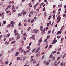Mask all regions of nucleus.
<instances>
[{"label": "nucleus", "mask_w": 66, "mask_h": 66, "mask_svg": "<svg viewBox=\"0 0 66 66\" xmlns=\"http://www.w3.org/2000/svg\"><path fill=\"white\" fill-rule=\"evenodd\" d=\"M35 35H33L32 36V39H33V40H35Z\"/></svg>", "instance_id": "obj_1"}, {"label": "nucleus", "mask_w": 66, "mask_h": 66, "mask_svg": "<svg viewBox=\"0 0 66 66\" xmlns=\"http://www.w3.org/2000/svg\"><path fill=\"white\" fill-rule=\"evenodd\" d=\"M61 17H60L59 19H57V22H59L61 20Z\"/></svg>", "instance_id": "obj_2"}, {"label": "nucleus", "mask_w": 66, "mask_h": 66, "mask_svg": "<svg viewBox=\"0 0 66 66\" xmlns=\"http://www.w3.org/2000/svg\"><path fill=\"white\" fill-rule=\"evenodd\" d=\"M23 11H24V10H23L22 11L23 15H25L26 14H27V12L26 11H24L23 12Z\"/></svg>", "instance_id": "obj_3"}, {"label": "nucleus", "mask_w": 66, "mask_h": 66, "mask_svg": "<svg viewBox=\"0 0 66 66\" xmlns=\"http://www.w3.org/2000/svg\"><path fill=\"white\" fill-rule=\"evenodd\" d=\"M57 42V40H55V41H53V43H52V44H55Z\"/></svg>", "instance_id": "obj_4"}, {"label": "nucleus", "mask_w": 66, "mask_h": 66, "mask_svg": "<svg viewBox=\"0 0 66 66\" xmlns=\"http://www.w3.org/2000/svg\"><path fill=\"white\" fill-rule=\"evenodd\" d=\"M39 32V30H36L35 31H34V33H37L38 32Z\"/></svg>", "instance_id": "obj_5"}, {"label": "nucleus", "mask_w": 66, "mask_h": 66, "mask_svg": "<svg viewBox=\"0 0 66 66\" xmlns=\"http://www.w3.org/2000/svg\"><path fill=\"white\" fill-rule=\"evenodd\" d=\"M39 53H40V52L39 51L37 53V54L36 56L37 57H38Z\"/></svg>", "instance_id": "obj_6"}, {"label": "nucleus", "mask_w": 66, "mask_h": 66, "mask_svg": "<svg viewBox=\"0 0 66 66\" xmlns=\"http://www.w3.org/2000/svg\"><path fill=\"white\" fill-rule=\"evenodd\" d=\"M16 43V41H13L11 43V44H14V43Z\"/></svg>", "instance_id": "obj_7"}, {"label": "nucleus", "mask_w": 66, "mask_h": 66, "mask_svg": "<svg viewBox=\"0 0 66 66\" xmlns=\"http://www.w3.org/2000/svg\"><path fill=\"white\" fill-rule=\"evenodd\" d=\"M10 36V34H7V36H6V37H9V36Z\"/></svg>", "instance_id": "obj_8"}, {"label": "nucleus", "mask_w": 66, "mask_h": 66, "mask_svg": "<svg viewBox=\"0 0 66 66\" xmlns=\"http://www.w3.org/2000/svg\"><path fill=\"white\" fill-rule=\"evenodd\" d=\"M27 58V57L26 56L24 57L23 58V61H24L26 60V59Z\"/></svg>", "instance_id": "obj_9"}, {"label": "nucleus", "mask_w": 66, "mask_h": 66, "mask_svg": "<svg viewBox=\"0 0 66 66\" xmlns=\"http://www.w3.org/2000/svg\"><path fill=\"white\" fill-rule=\"evenodd\" d=\"M66 53H65L62 57L63 59H64V58H65V56H66Z\"/></svg>", "instance_id": "obj_10"}, {"label": "nucleus", "mask_w": 66, "mask_h": 66, "mask_svg": "<svg viewBox=\"0 0 66 66\" xmlns=\"http://www.w3.org/2000/svg\"><path fill=\"white\" fill-rule=\"evenodd\" d=\"M55 18V15L54 14L53 15V19H54Z\"/></svg>", "instance_id": "obj_11"}, {"label": "nucleus", "mask_w": 66, "mask_h": 66, "mask_svg": "<svg viewBox=\"0 0 66 66\" xmlns=\"http://www.w3.org/2000/svg\"><path fill=\"white\" fill-rule=\"evenodd\" d=\"M30 50H31V49L30 48L28 50H27L26 51V52H28H28H29V51H30Z\"/></svg>", "instance_id": "obj_12"}, {"label": "nucleus", "mask_w": 66, "mask_h": 66, "mask_svg": "<svg viewBox=\"0 0 66 66\" xmlns=\"http://www.w3.org/2000/svg\"><path fill=\"white\" fill-rule=\"evenodd\" d=\"M0 62H1V64H2L3 63V62H2V60H0Z\"/></svg>", "instance_id": "obj_13"}, {"label": "nucleus", "mask_w": 66, "mask_h": 66, "mask_svg": "<svg viewBox=\"0 0 66 66\" xmlns=\"http://www.w3.org/2000/svg\"><path fill=\"white\" fill-rule=\"evenodd\" d=\"M56 53V51H53L52 53H53V54H54V53Z\"/></svg>", "instance_id": "obj_14"}, {"label": "nucleus", "mask_w": 66, "mask_h": 66, "mask_svg": "<svg viewBox=\"0 0 66 66\" xmlns=\"http://www.w3.org/2000/svg\"><path fill=\"white\" fill-rule=\"evenodd\" d=\"M18 54H19V52H17L16 53L15 55L16 56H17V55H18Z\"/></svg>", "instance_id": "obj_15"}, {"label": "nucleus", "mask_w": 66, "mask_h": 66, "mask_svg": "<svg viewBox=\"0 0 66 66\" xmlns=\"http://www.w3.org/2000/svg\"><path fill=\"white\" fill-rule=\"evenodd\" d=\"M55 59V57H52V59L53 61H54Z\"/></svg>", "instance_id": "obj_16"}, {"label": "nucleus", "mask_w": 66, "mask_h": 66, "mask_svg": "<svg viewBox=\"0 0 66 66\" xmlns=\"http://www.w3.org/2000/svg\"><path fill=\"white\" fill-rule=\"evenodd\" d=\"M31 29V27H29V28H28L27 30V31H29V30Z\"/></svg>", "instance_id": "obj_17"}, {"label": "nucleus", "mask_w": 66, "mask_h": 66, "mask_svg": "<svg viewBox=\"0 0 66 66\" xmlns=\"http://www.w3.org/2000/svg\"><path fill=\"white\" fill-rule=\"evenodd\" d=\"M42 41V38H40L39 40V42L41 43Z\"/></svg>", "instance_id": "obj_18"}, {"label": "nucleus", "mask_w": 66, "mask_h": 66, "mask_svg": "<svg viewBox=\"0 0 66 66\" xmlns=\"http://www.w3.org/2000/svg\"><path fill=\"white\" fill-rule=\"evenodd\" d=\"M17 32V30L16 29H15L14 30V33H16Z\"/></svg>", "instance_id": "obj_19"}, {"label": "nucleus", "mask_w": 66, "mask_h": 66, "mask_svg": "<svg viewBox=\"0 0 66 66\" xmlns=\"http://www.w3.org/2000/svg\"><path fill=\"white\" fill-rule=\"evenodd\" d=\"M9 62H8V61H6L5 62V64H7Z\"/></svg>", "instance_id": "obj_20"}, {"label": "nucleus", "mask_w": 66, "mask_h": 66, "mask_svg": "<svg viewBox=\"0 0 66 66\" xmlns=\"http://www.w3.org/2000/svg\"><path fill=\"white\" fill-rule=\"evenodd\" d=\"M30 46H28L27 47V49H30Z\"/></svg>", "instance_id": "obj_21"}, {"label": "nucleus", "mask_w": 66, "mask_h": 66, "mask_svg": "<svg viewBox=\"0 0 66 66\" xmlns=\"http://www.w3.org/2000/svg\"><path fill=\"white\" fill-rule=\"evenodd\" d=\"M23 52L24 53V54L26 55V52H27L25 51H24Z\"/></svg>", "instance_id": "obj_22"}, {"label": "nucleus", "mask_w": 66, "mask_h": 66, "mask_svg": "<svg viewBox=\"0 0 66 66\" xmlns=\"http://www.w3.org/2000/svg\"><path fill=\"white\" fill-rule=\"evenodd\" d=\"M51 17H52L51 15L50 16H49V17L48 18L49 20H50V18H51Z\"/></svg>", "instance_id": "obj_23"}, {"label": "nucleus", "mask_w": 66, "mask_h": 66, "mask_svg": "<svg viewBox=\"0 0 66 66\" xmlns=\"http://www.w3.org/2000/svg\"><path fill=\"white\" fill-rule=\"evenodd\" d=\"M7 27H11V24H9L8 25H7Z\"/></svg>", "instance_id": "obj_24"}, {"label": "nucleus", "mask_w": 66, "mask_h": 66, "mask_svg": "<svg viewBox=\"0 0 66 66\" xmlns=\"http://www.w3.org/2000/svg\"><path fill=\"white\" fill-rule=\"evenodd\" d=\"M22 23L21 22H20L19 24V26H21V24Z\"/></svg>", "instance_id": "obj_25"}, {"label": "nucleus", "mask_w": 66, "mask_h": 66, "mask_svg": "<svg viewBox=\"0 0 66 66\" xmlns=\"http://www.w3.org/2000/svg\"><path fill=\"white\" fill-rule=\"evenodd\" d=\"M10 11H7L6 12V14H8L9 13H10Z\"/></svg>", "instance_id": "obj_26"}, {"label": "nucleus", "mask_w": 66, "mask_h": 66, "mask_svg": "<svg viewBox=\"0 0 66 66\" xmlns=\"http://www.w3.org/2000/svg\"><path fill=\"white\" fill-rule=\"evenodd\" d=\"M7 7L8 8H11V7H12V6H10V5H8L7 6Z\"/></svg>", "instance_id": "obj_27"}, {"label": "nucleus", "mask_w": 66, "mask_h": 66, "mask_svg": "<svg viewBox=\"0 0 66 66\" xmlns=\"http://www.w3.org/2000/svg\"><path fill=\"white\" fill-rule=\"evenodd\" d=\"M21 59V58L20 57H18L17 58V60H20V59Z\"/></svg>", "instance_id": "obj_28"}, {"label": "nucleus", "mask_w": 66, "mask_h": 66, "mask_svg": "<svg viewBox=\"0 0 66 66\" xmlns=\"http://www.w3.org/2000/svg\"><path fill=\"white\" fill-rule=\"evenodd\" d=\"M22 49V47H20V48L19 49V51H20Z\"/></svg>", "instance_id": "obj_29"}, {"label": "nucleus", "mask_w": 66, "mask_h": 66, "mask_svg": "<svg viewBox=\"0 0 66 66\" xmlns=\"http://www.w3.org/2000/svg\"><path fill=\"white\" fill-rule=\"evenodd\" d=\"M35 50H36V49L35 48L32 51V52H34V51H35Z\"/></svg>", "instance_id": "obj_30"}, {"label": "nucleus", "mask_w": 66, "mask_h": 66, "mask_svg": "<svg viewBox=\"0 0 66 66\" xmlns=\"http://www.w3.org/2000/svg\"><path fill=\"white\" fill-rule=\"evenodd\" d=\"M63 39H64V38H62L60 40L61 42H62L63 40Z\"/></svg>", "instance_id": "obj_31"}, {"label": "nucleus", "mask_w": 66, "mask_h": 66, "mask_svg": "<svg viewBox=\"0 0 66 66\" xmlns=\"http://www.w3.org/2000/svg\"><path fill=\"white\" fill-rule=\"evenodd\" d=\"M30 14H33V13H34V12L33 11H31L30 12Z\"/></svg>", "instance_id": "obj_32"}, {"label": "nucleus", "mask_w": 66, "mask_h": 66, "mask_svg": "<svg viewBox=\"0 0 66 66\" xmlns=\"http://www.w3.org/2000/svg\"><path fill=\"white\" fill-rule=\"evenodd\" d=\"M5 14V13H4V12H3L2 13V14H1V16H2V15H4Z\"/></svg>", "instance_id": "obj_33"}, {"label": "nucleus", "mask_w": 66, "mask_h": 66, "mask_svg": "<svg viewBox=\"0 0 66 66\" xmlns=\"http://www.w3.org/2000/svg\"><path fill=\"white\" fill-rule=\"evenodd\" d=\"M34 59H32L31 61H30V62H32L34 60Z\"/></svg>", "instance_id": "obj_34"}, {"label": "nucleus", "mask_w": 66, "mask_h": 66, "mask_svg": "<svg viewBox=\"0 0 66 66\" xmlns=\"http://www.w3.org/2000/svg\"><path fill=\"white\" fill-rule=\"evenodd\" d=\"M20 36H19L17 37V39H19V38H20Z\"/></svg>", "instance_id": "obj_35"}, {"label": "nucleus", "mask_w": 66, "mask_h": 66, "mask_svg": "<svg viewBox=\"0 0 66 66\" xmlns=\"http://www.w3.org/2000/svg\"><path fill=\"white\" fill-rule=\"evenodd\" d=\"M57 38L59 39L61 38V36H58L57 37Z\"/></svg>", "instance_id": "obj_36"}, {"label": "nucleus", "mask_w": 66, "mask_h": 66, "mask_svg": "<svg viewBox=\"0 0 66 66\" xmlns=\"http://www.w3.org/2000/svg\"><path fill=\"white\" fill-rule=\"evenodd\" d=\"M22 14V13H21L20 14H18V15L19 16H21V15Z\"/></svg>", "instance_id": "obj_37"}, {"label": "nucleus", "mask_w": 66, "mask_h": 66, "mask_svg": "<svg viewBox=\"0 0 66 66\" xmlns=\"http://www.w3.org/2000/svg\"><path fill=\"white\" fill-rule=\"evenodd\" d=\"M61 48H59L58 50L59 51H61Z\"/></svg>", "instance_id": "obj_38"}, {"label": "nucleus", "mask_w": 66, "mask_h": 66, "mask_svg": "<svg viewBox=\"0 0 66 66\" xmlns=\"http://www.w3.org/2000/svg\"><path fill=\"white\" fill-rule=\"evenodd\" d=\"M34 22V19H32L31 21V23H32L33 22Z\"/></svg>", "instance_id": "obj_39"}, {"label": "nucleus", "mask_w": 66, "mask_h": 66, "mask_svg": "<svg viewBox=\"0 0 66 66\" xmlns=\"http://www.w3.org/2000/svg\"><path fill=\"white\" fill-rule=\"evenodd\" d=\"M49 47L50 48V49L51 48H52V45H50L49 46Z\"/></svg>", "instance_id": "obj_40"}, {"label": "nucleus", "mask_w": 66, "mask_h": 66, "mask_svg": "<svg viewBox=\"0 0 66 66\" xmlns=\"http://www.w3.org/2000/svg\"><path fill=\"white\" fill-rule=\"evenodd\" d=\"M63 63L62 62L60 64L61 66H63Z\"/></svg>", "instance_id": "obj_41"}, {"label": "nucleus", "mask_w": 66, "mask_h": 66, "mask_svg": "<svg viewBox=\"0 0 66 66\" xmlns=\"http://www.w3.org/2000/svg\"><path fill=\"white\" fill-rule=\"evenodd\" d=\"M64 25H63V26H62V27H61L60 30H62V29H63V28L64 27Z\"/></svg>", "instance_id": "obj_42"}, {"label": "nucleus", "mask_w": 66, "mask_h": 66, "mask_svg": "<svg viewBox=\"0 0 66 66\" xmlns=\"http://www.w3.org/2000/svg\"><path fill=\"white\" fill-rule=\"evenodd\" d=\"M46 65H49V63L48 62H47L46 64Z\"/></svg>", "instance_id": "obj_43"}, {"label": "nucleus", "mask_w": 66, "mask_h": 66, "mask_svg": "<svg viewBox=\"0 0 66 66\" xmlns=\"http://www.w3.org/2000/svg\"><path fill=\"white\" fill-rule=\"evenodd\" d=\"M3 23H4V24H5V23H6V21H4L3 22Z\"/></svg>", "instance_id": "obj_44"}, {"label": "nucleus", "mask_w": 66, "mask_h": 66, "mask_svg": "<svg viewBox=\"0 0 66 66\" xmlns=\"http://www.w3.org/2000/svg\"><path fill=\"white\" fill-rule=\"evenodd\" d=\"M26 33H24V34H23L24 37L25 36H26Z\"/></svg>", "instance_id": "obj_45"}, {"label": "nucleus", "mask_w": 66, "mask_h": 66, "mask_svg": "<svg viewBox=\"0 0 66 66\" xmlns=\"http://www.w3.org/2000/svg\"><path fill=\"white\" fill-rule=\"evenodd\" d=\"M40 47H39L37 49V50L38 51H39V50H40Z\"/></svg>", "instance_id": "obj_46"}, {"label": "nucleus", "mask_w": 66, "mask_h": 66, "mask_svg": "<svg viewBox=\"0 0 66 66\" xmlns=\"http://www.w3.org/2000/svg\"><path fill=\"white\" fill-rule=\"evenodd\" d=\"M15 34V35H18V33H14Z\"/></svg>", "instance_id": "obj_47"}, {"label": "nucleus", "mask_w": 66, "mask_h": 66, "mask_svg": "<svg viewBox=\"0 0 66 66\" xmlns=\"http://www.w3.org/2000/svg\"><path fill=\"white\" fill-rule=\"evenodd\" d=\"M43 28V26H41L40 27V29H42V28Z\"/></svg>", "instance_id": "obj_48"}, {"label": "nucleus", "mask_w": 66, "mask_h": 66, "mask_svg": "<svg viewBox=\"0 0 66 66\" xmlns=\"http://www.w3.org/2000/svg\"><path fill=\"white\" fill-rule=\"evenodd\" d=\"M13 21H11L10 23L11 24H13Z\"/></svg>", "instance_id": "obj_49"}, {"label": "nucleus", "mask_w": 66, "mask_h": 66, "mask_svg": "<svg viewBox=\"0 0 66 66\" xmlns=\"http://www.w3.org/2000/svg\"><path fill=\"white\" fill-rule=\"evenodd\" d=\"M50 35H49L48 36H47V39H48L49 38V37H50Z\"/></svg>", "instance_id": "obj_50"}, {"label": "nucleus", "mask_w": 66, "mask_h": 66, "mask_svg": "<svg viewBox=\"0 0 66 66\" xmlns=\"http://www.w3.org/2000/svg\"><path fill=\"white\" fill-rule=\"evenodd\" d=\"M61 11V8L59 9H58V11H59V12H60Z\"/></svg>", "instance_id": "obj_51"}, {"label": "nucleus", "mask_w": 66, "mask_h": 66, "mask_svg": "<svg viewBox=\"0 0 66 66\" xmlns=\"http://www.w3.org/2000/svg\"><path fill=\"white\" fill-rule=\"evenodd\" d=\"M44 5V3H42L40 5V6H42V5Z\"/></svg>", "instance_id": "obj_52"}, {"label": "nucleus", "mask_w": 66, "mask_h": 66, "mask_svg": "<svg viewBox=\"0 0 66 66\" xmlns=\"http://www.w3.org/2000/svg\"><path fill=\"white\" fill-rule=\"evenodd\" d=\"M22 43H23V44H24V41H23V40L22 41Z\"/></svg>", "instance_id": "obj_53"}, {"label": "nucleus", "mask_w": 66, "mask_h": 66, "mask_svg": "<svg viewBox=\"0 0 66 66\" xmlns=\"http://www.w3.org/2000/svg\"><path fill=\"white\" fill-rule=\"evenodd\" d=\"M23 39L24 40H26V37H25L24 38H23Z\"/></svg>", "instance_id": "obj_54"}, {"label": "nucleus", "mask_w": 66, "mask_h": 66, "mask_svg": "<svg viewBox=\"0 0 66 66\" xmlns=\"http://www.w3.org/2000/svg\"><path fill=\"white\" fill-rule=\"evenodd\" d=\"M52 57V54L50 55V58H51Z\"/></svg>", "instance_id": "obj_55"}, {"label": "nucleus", "mask_w": 66, "mask_h": 66, "mask_svg": "<svg viewBox=\"0 0 66 66\" xmlns=\"http://www.w3.org/2000/svg\"><path fill=\"white\" fill-rule=\"evenodd\" d=\"M15 12H16V10H13V13H15Z\"/></svg>", "instance_id": "obj_56"}, {"label": "nucleus", "mask_w": 66, "mask_h": 66, "mask_svg": "<svg viewBox=\"0 0 66 66\" xmlns=\"http://www.w3.org/2000/svg\"><path fill=\"white\" fill-rule=\"evenodd\" d=\"M24 50H21V53H22V52H23V51H24Z\"/></svg>", "instance_id": "obj_57"}, {"label": "nucleus", "mask_w": 66, "mask_h": 66, "mask_svg": "<svg viewBox=\"0 0 66 66\" xmlns=\"http://www.w3.org/2000/svg\"><path fill=\"white\" fill-rule=\"evenodd\" d=\"M51 31H49L48 32V34H50V33H51Z\"/></svg>", "instance_id": "obj_58"}, {"label": "nucleus", "mask_w": 66, "mask_h": 66, "mask_svg": "<svg viewBox=\"0 0 66 66\" xmlns=\"http://www.w3.org/2000/svg\"><path fill=\"white\" fill-rule=\"evenodd\" d=\"M47 27H49V24L48 23H47Z\"/></svg>", "instance_id": "obj_59"}, {"label": "nucleus", "mask_w": 66, "mask_h": 66, "mask_svg": "<svg viewBox=\"0 0 66 66\" xmlns=\"http://www.w3.org/2000/svg\"><path fill=\"white\" fill-rule=\"evenodd\" d=\"M54 29H53V31H52V34H53V33H54Z\"/></svg>", "instance_id": "obj_60"}, {"label": "nucleus", "mask_w": 66, "mask_h": 66, "mask_svg": "<svg viewBox=\"0 0 66 66\" xmlns=\"http://www.w3.org/2000/svg\"><path fill=\"white\" fill-rule=\"evenodd\" d=\"M31 19H29L28 21V22H30V21H31Z\"/></svg>", "instance_id": "obj_61"}, {"label": "nucleus", "mask_w": 66, "mask_h": 66, "mask_svg": "<svg viewBox=\"0 0 66 66\" xmlns=\"http://www.w3.org/2000/svg\"><path fill=\"white\" fill-rule=\"evenodd\" d=\"M48 27H46V30H48Z\"/></svg>", "instance_id": "obj_62"}, {"label": "nucleus", "mask_w": 66, "mask_h": 66, "mask_svg": "<svg viewBox=\"0 0 66 66\" xmlns=\"http://www.w3.org/2000/svg\"><path fill=\"white\" fill-rule=\"evenodd\" d=\"M24 22H27V21L26 20V19H25L24 20Z\"/></svg>", "instance_id": "obj_63"}, {"label": "nucleus", "mask_w": 66, "mask_h": 66, "mask_svg": "<svg viewBox=\"0 0 66 66\" xmlns=\"http://www.w3.org/2000/svg\"><path fill=\"white\" fill-rule=\"evenodd\" d=\"M12 62H11L9 64V66L11 65H12Z\"/></svg>", "instance_id": "obj_64"}]
</instances>
